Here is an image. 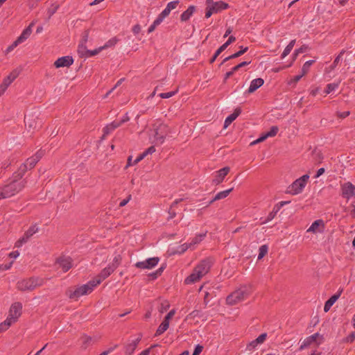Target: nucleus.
Masks as SVG:
<instances>
[{
  "mask_svg": "<svg viewBox=\"0 0 355 355\" xmlns=\"http://www.w3.org/2000/svg\"><path fill=\"white\" fill-rule=\"evenodd\" d=\"M13 264V261L9 262L8 263L6 264H1L0 265V270H9Z\"/></svg>",
  "mask_w": 355,
  "mask_h": 355,
  "instance_id": "obj_62",
  "label": "nucleus"
},
{
  "mask_svg": "<svg viewBox=\"0 0 355 355\" xmlns=\"http://www.w3.org/2000/svg\"><path fill=\"white\" fill-rule=\"evenodd\" d=\"M309 178V175L308 174H305L300 177V178L295 180L289 187L288 191L289 193L293 195H296L300 193L303 189L305 187L306 182Z\"/></svg>",
  "mask_w": 355,
  "mask_h": 355,
  "instance_id": "obj_4",
  "label": "nucleus"
},
{
  "mask_svg": "<svg viewBox=\"0 0 355 355\" xmlns=\"http://www.w3.org/2000/svg\"><path fill=\"white\" fill-rule=\"evenodd\" d=\"M349 114H350L349 111H345V112H336V116L340 119H345L347 116H348Z\"/></svg>",
  "mask_w": 355,
  "mask_h": 355,
  "instance_id": "obj_60",
  "label": "nucleus"
},
{
  "mask_svg": "<svg viewBox=\"0 0 355 355\" xmlns=\"http://www.w3.org/2000/svg\"><path fill=\"white\" fill-rule=\"evenodd\" d=\"M343 288H340L336 293L333 295L328 300L326 301L324 306V312H327L329 311L333 304L340 297L341 293H343Z\"/></svg>",
  "mask_w": 355,
  "mask_h": 355,
  "instance_id": "obj_19",
  "label": "nucleus"
},
{
  "mask_svg": "<svg viewBox=\"0 0 355 355\" xmlns=\"http://www.w3.org/2000/svg\"><path fill=\"white\" fill-rule=\"evenodd\" d=\"M341 196L349 200L351 198L355 197V185L350 182H347L340 185Z\"/></svg>",
  "mask_w": 355,
  "mask_h": 355,
  "instance_id": "obj_8",
  "label": "nucleus"
},
{
  "mask_svg": "<svg viewBox=\"0 0 355 355\" xmlns=\"http://www.w3.org/2000/svg\"><path fill=\"white\" fill-rule=\"evenodd\" d=\"M338 83H329L327 85V87L324 89V93L326 94H329L331 92L334 91L336 88H338Z\"/></svg>",
  "mask_w": 355,
  "mask_h": 355,
  "instance_id": "obj_42",
  "label": "nucleus"
},
{
  "mask_svg": "<svg viewBox=\"0 0 355 355\" xmlns=\"http://www.w3.org/2000/svg\"><path fill=\"white\" fill-rule=\"evenodd\" d=\"M87 51H88V49H87L86 44L80 42L78 46V53L79 56L80 58H85Z\"/></svg>",
  "mask_w": 355,
  "mask_h": 355,
  "instance_id": "obj_32",
  "label": "nucleus"
},
{
  "mask_svg": "<svg viewBox=\"0 0 355 355\" xmlns=\"http://www.w3.org/2000/svg\"><path fill=\"white\" fill-rule=\"evenodd\" d=\"M89 35V29L85 30L83 33L82 39H81V42H80L86 44L87 40H88Z\"/></svg>",
  "mask_w": 355,
  "mask_h": 355,
  "instance_id": "obj_54",
  "label": "nucleus"
},
{
  "mask_svg": "<svg viewBox=\"0 0 355 355\" xmlns=\"http://www.w3.org/2000/svg\"><path fill=\"white\" fill-rule=\"evenodd\" d=\"M180 1H173L167 3L166 6L170 9L171 10H174L177 8V6L179 5Z\"/></svg>",
  "mask_w": 355,
  "mask_h": 355,
  "instance_id": "obj_53",
  "label": "nucleus"
},
{
  "mask_svg": "<svg viewBox=\"0 0 355 355\" xmlns=\"http://www.w3.org/2000/svg\"><path fill=\"white\" fill-rule=\"evenodd\" d=\"M266 338H267V334L263 333L261 335H259L256 339H254V340H255V343H257V344L259 345V344L263 343L266 340Z\"/></svg>",
  "mask_w": 355,
  "mask_h": 355,
  "instance_id": "obj_49",
  "label": "nucleus"
},
{
  "mask_svg": "<svg viewBox=\"0 0 355 355\" xmlns=\"http://www.w3.org/2000/svg\"><path fill=\"white\" fill-rule=\"evenodd\" d=\"M175 311L174 309L171 310L164 318V321L169 322L171 318L174 315Z\"/></svg>",
  "mask_w": 355,
  "mask_h": 355,
  "instance_id": "obj_61",
  "label": "nucleus"
},
{
  "mask_svg": "<svg viewBox=\"0 0 355 355\" xmlns=\"http://www.w3.org/2000/svg\"><path fill=\"white\" fill-rule=\"evenodd\" d=\"M39 230V228L37 225V224H35V225H31L26 232H25V234L28 236L29 238H31L34 234H35L36 232H37Z\"/></svg>",
  "mask_w": 355,
  "mask_h": 355,
  "instance_id": "obj_34",
  "label": "nucleus"
},
{
  "mask_svg": "<svg viewBox=\"0 0 355 355\" xmlns=\"http://www.w3.org/2000/svg\"><path fill=\"white\" fill-rule=\"evenodd\" d=\"M196 8H197L196 6H189L188 8L181 14L180 21L182 22L187 21L193 15V13L196 11Z\"/></svg>",
  "mask_w": 355,
  "mask_h": 355,
  "instance_id": "obj_20",
  "label": "nucleus"
},
{
  "mask_svg": "<svg viewBox=\"0 0 355 355\" xmlns=\"http://www.w3.org/2000/svg\"><path fill=\"white\" fill-rule=\"evenodd\" d=\"M210 6L214 13H218L223 10L228 8L229 4L224 1H220L213 3V5Z\"/></svg>",
  "mask_w": 355,
  "mask_h": 355,
  "instance_id": "obj_26",
  "label": "nucleus"
},
{
  "mask_svg": "<svg viewBox=\"0 0 355 355\" xmlns=\"http://www.w3.org/2000/svg\"><path fill=\"white\" fill-rule=\"evenodd\" d=\"M26 181L21 182L11 181L9 184L4 185L0 189V194L2 198L11 197L21 191L26 184Z\"/></svg>",
  "mask_w": 355,
  "mask_h": 355,
  "instance_id": "obj_1",
  "label": "nucleus"
},
{
  "mask_svg": "<svg viewBox=\"0 0 355 355\" xmlns=\"http://www.w3.org/2000/svg\"><path fill=\"white\" fill-rule=\"evenodd\" d=\"M345 53V51L343 49L342 50L340 53L338 55V56L335 58V60H334L333 62V64H332V68H334L337 66V64H338V62H340V60H341L342 58V56L343 55V54Z\"/></svg>",
  "mask_w": 355,
  "mask_h": 355,
  "instance_id": "obj_47",
  "label": "nucleus"
},
{
  "mask_svg": "<svg viewBox=\"0 0 355 355\" xmlns=\"http://www.w3.org/2000/svg\"><path fill=\"white\" fill-rule=\"evenodd\" d=\"M114 270L110 267L107 266L105 268H103L101 272L94 278V280L96 282V283L99 285L104 279H105L107 277H108Z\"/></svg>",
  "mask_w": 355,
  "mask_h": 355,
  "instance_id": "obj_18",
  "label": "nucleus"
},
{
  "mask_svg": "<svg viewBox=\"0 0 355 355\" xmlns=\"http://www.w3.org/2000/svg\"><path fill=\"white\" fill-rule=\"evenodd\" d=\"M159 259L158 257H151L143 261H138L135 263V267L141 269H151L157 265Z\"/></svg>",
  "mask_w": 355,
  "mask_h": 355,
  "instance_id": "obj_13",
  "label": "nucleus"
},
{
  "mask_svg": "<svg viewBox=\"0 0 355 355\" xmlns=\"http://www.w3.org/2000/svg\"><path fill=\"white\" fill-rule=\"evenodd\" d=\"M264 83V80L261 78L254 79L251 81L250 85L247 91L248 94H252L261 87Z\"/></svg>",
  "mask_w": 355,
  "mask_h": 355,
  "instance_id": "obj_21",
  "label": "nucleus"
},
{
  "mask_svg": "<svg viewBox=\"0 0 355 355\" xmlns=\"http://www.w3.org/2000/svg\"><path fill=\"white\" fill-rule=\"evenodd\" d=\"M166 125L161 124L157 128L155 129L154 143L156 145L162 144L164 142L166 133L163 130L166 128Z\"/></svg>",
  "mask_w": 355,
  "mask_h": 355,
  "instance_id": "obj_14",
  "label": "nucleus"
},
{
  "mask_svg": "<svg viewBox=\"0 0 355 355\" xmlns=\"http://www.w3.org/2000/svg\"><path fill=\"white\" fill-rule=\"evenodd\" d=\"M171 10L168 9V8L166 6L162 12L159 14V15L163 17L164 19L166 17H168L171 12Z\"/></svg>",
  "mask_w": 355,
  "mask_h": 355,
  "instance_id": "obj_63",
  "label": "nucleus"
},
{
  "mask_svg": "<svg viewBox=\"0 0 355 355\" xmlns=\"http://www.w3.org/2000/svg\"><path fill=\"white\" fill-rule=\"evenodd\" d=\"M22 304L21 302L13 303L9 310V315L6 318L11 324L17 322L19 317L21 315Z\"/></svg>",
  "mask_w": 355,
  "mask_h": 355,
  "instance_id": "obj_5",
  "label": "nucleus"
},
{
  "mask_svg": "<svg viewBox=\"0 0 355 355\" xmlns=\"http://www.w3.org/2000/svg\"><path fill=\"white\" fill-rule=\"evenodd\" d=\"M323 342V336L320 335L319 333H315L310 336L306 337L301 344L299 349L303 350L304 349L308 347L314 343H315L317 345H319L322 344Z\"/></svg>",
  "mask_w": 355,
  "mask_h": 355,
  "instance_id": "obj_6",
  "label": "nucleus"
},
{
  "mask_svg": "<svg viewBox=\"0 0 355 355\" xmlns=\"http://www.w3.org/2000/svg\"><path fill=\"white\" fill-rule=\"evenodd\" d=\"M97 286L98 284L93 279L89 281L87 284L79 286L74 291H71L69 294V297L71 299H78L83 295H87L92 293Z\"/></svg>",
  "mask_w": 355,
  "mask_h": 355,
  "instance_id": "obj_3",
  "label": "nucleus"
},
{
  "mask_svg": "<svg viewBox=\"0 0 355 355\" xmlns=\"http://www.w3.org/2000/svg\"><path fill=\"white\" fill-rule=\"evenodd\" d=\"M73 63V59L72 56L66 55L63 57H60L58 58L55 62L54 66L56 68H60V67H69L71 65H72Z\"/></svg>",
  "mask_w": 355,
  "mask_h": 355,
  "instance_id": "obj_17",
  "label": "nucleus"
},
{
  "mask_svg": "<svg viewBox=\"0 0 355 355\" xmlns=\"http://www.w3.org/2000/svg\"><path fill=\"white\" fill-rule=\"evenodd\" d=\"M45 151L44 150L40 149L36 152V153L33 156L37 162L40 160V159L44 155Z\"/></svg>",
  "mask_w": 355,
  "mask_h": 355,
  "instance_id": "obj_51",
  "label": "nucleus"
},
{
  "mask_svg": "<svg viewBox=\"0 0 355 355\" xmlns=\"http://www.w3.org/2000/svg\"><path fill=\"white\" fill-rule=\"evenodd\" d=\"M122 257L120 254L116 255L112 262L108 265L114 271L119 267V266L121 263Z\"/></svg>",
  "mask_w": 355,
  "mask_h": 355,
  "instance_id": "obj_31",
  "label": "nucleus"
},
{
  "mask_svg": "<svg viewBox=\"0 0 355 355\" xmlns=\"http://www.w3.org/2000/svg\"><path fill=\"white\" fill-rule=\"evenodd\" d=\"M44 279L38 277L24 279L17 283V288L21 291H32L37 287L42 286Z\"/></svg>",
  "mask_w": 355,
  "mask_h": 355,
  "instance_id": "obj_2",
  "label": "nucleus"
},
{
  "mask_svg": "<svg viewBox=\"0 0 355 355\" xmlns=\"http://www.w3.org/2000/svg\"><path fill=\"white\" fill-rule=\"evenodd\" d=\"M177 93H178V89H176L175 91L169 92L161 93L159 94V96L162 98H168L173 96Z\"/></svg>",
  "mask_w": 355,
  "mask_h": 355,
  "instance_id": "obj_46",
  "label": "nucleus"
},
{
  "mask_svg": "<svg viewBox=\"0 0 355 355\" xmlns=\"http://www.w3.org/2000/svg\"><path fill=\"white\" fill-rule=\"evenodd\" d=\"M236 41V37L233 35H230L228 38V40L223 44L221 45L214 53L212 58L209 60V63L212 64L216 59L218 58V56L223 51H225L229 45H230L232 43Z\"/></svg>",
  "mask_w": 355,
  "mask_h": 355,
  "instance_id": "obj_16",
  "label": "nucleus"
},
{
  "mask_svg": "<svg viewBox=\"0 0 355 355\" xmlns=\"http://www.w3.org/2000/svg\"><path fill=\"white\" fill-rule=\"evenodd\" d=\"M32 24H30L27 28H26L20 36L19 37L22 42L25 41L31 34L32 29H31Z\"/></svg>",
  "mask_w": 355,
  "mask_h": 355,
  "instance_id": "obj_33",
  "label": "nucleus"
},
{
  "mask_svg": "<svg viewBox=\"0 0 355 355\" xmlns=\"http://www.w3.org/2000/svg\"><path fill=\"white\" fill-rule=\"evenodd\" d=\"M159 346L158 344H155V345H151L149 348L148 349H144V351H142L138 355H149L150 352V350L151 349L154 348V347H156Z\"/></svg>",
  "mask_w": 355,
  "mask_h": 355,
  "instance_id": "obj_58",
  "label": "nucleus"
},
{
  "mask_svg": "<svg viewBox=\"0 0 355 355\" xmlns=\"http://www.w3.org/2000/svg\"><path fill=\"white\" fill-rule=\"evenodd\" d=\"M102 50H103V48L101 46L99 48H97L94 50H88V51H87V55L85 58H89L92 56H94V55L98 54Z\"/></svg>",
  "mask_w": 355,
  "mask_h": 355,
  "instance_id": "obj_43",
  "label": "nucleus"
},
{
  "mask_svg": "<svg viewBox=\"0 0 355 355\" xmlns=\"http://www.w3.org/2000/svg\"><path fill=\"white\" fill-rule=\"evenodd\" d=\"M241 113V108L236 107L232 114L229 115L225 120L224 128L230 125Z\"/></svg>",
  "mask_w": 355,
  "mask_h": 355,
  "instance_id": "obj_23",
  "label": "nucleus"
},
{
  "mask_svg": "<svg viewBox=\"0 0 355 355\" xmlns=\"http://www.w3.org/2000/svg\"><path fill=\"white\" fill-rule=\"evenodd\" d=\"M322 227V228L324 227V223L322 219H318L315 220L310 227L308 229L307 232H322V230H319V227Z\"/></svg>",
  "mask_w": 355,
  "mask_h": 355,
  "instance_id": "obj_28",
  "label": "nucleus"
},
{
  "mask_svg": "<svg viewBox=\"0 0 355 355\" xmlns=\"http://www.w3.org/2000/svg\"><path fill=\"white\" fill-rule=\"evenodd\" d=\"M119 41V40L116 37H114L109 40L104 46H101L103 49H105L109 47L114 46L115 44H117V42Z\"/></svg>",
  "mask_w": 355,
  "mask_h": 355,
  "instance_id": "obj_36",
  "label": "nucleus"
},
{
  "mask_svg": "<svg viewBox=\"0 0 355 355\" xmlns=\"http://www.w3.org/2000/svg\"><path fill=\"white\" fill-rule=\"evenodd\" d=\"M257 345L258 344H257V343H255V340H254L247 345L246 350L252 351L257 347Z\"/></svg>",
  "mask_w": 355,
  "mask_h": 355,
  "instance_id": "obj_55",
  "label": "nucleus"
},
{
  "mask_svg": "<svg viewBox=\"0 0 355 355\" xmlns=\"http://www.w3.org/2000/svg\"><path fill=\"white\" fill-rule=\"evenodd\" d=\"M141 340V337L132 340L131 343L127 344L125 347V354L126 355H132L136 349L139 343Z\"/></svg>",
  "mask_w": 355,
  "mask_h": 355,
  "instance_id": "obj_22",
  "label": "nucleus"
},
{
  "mask_svg": "<svg viewBox=\"0 0 355 355\" xmlns=\"http://www.w3.org/2000/svg\"><path fill=\"white\" fill-rule=\"evenodd\" d=\"M233 189H234L233 188H230L229 189H227V190H225V191H220V192L218 193L214 196V198L209 202V203L207 205L206 207H209L214 202H215L216 200H219L225 198L233 191Z\"/></svg>",
  "mask_w": 355,
  "mask_h": 355,
  "instance_id": "obj_25",
  "label": "nucleus"
},
{
  "mask_svg": "<svg viewBox=\"0 0 355 355\" xmlns=\"http://www.w3.org/2000/svg\"><path fill=\"white\" fill-rule=\"evenodd\" d=\"M266 338H267V334L263 333L261 335H259L256 339H254V340H255V343H257V344L259 345V344L263 343L266 340Z\"/></svg>",
  "mask_w": 355,
  "mask_h": 355,
  "instance_id": "obj_48",
  "label": "nucleus"
},
{
  "mask_svg": "<svg viewBox=\"0 0 355 355\" xmlns=\"http://www.w3.org/2000/svg\"><path fill=\"white\" fill-rule=\"evenodd\" d=\"M168 327H169V322H165L163 320L162 322V323L159 324V326L158 327V328L155 332V336H158L162 335L164 332H165L168 329Z\"/></svg>",
  "mask_w": 355,
  "mask_h": 355,
  "instance_id": "obj_30",
  "label": "nucleus"
},
{
  "mask_svg": "<svg viewBox=\"0 0 355 355\" xmlns=\"http://www.w3.org/2000/svg\"><path fill=\"white\" fill-rule=\"evenodd\" d=\"M55 263L60 266L64 272H67L73 267V259L69 256L62 255L56 259Z\"/></svg>",
  "mask_w": 355,
  "mask_h": 355,
  "instance_id": "obj_12",
  "label": "nucleus"
},
{
  "mask_svg": "<svg viewBox=\"0 0 355 355\" xmlns=\"http://www.w3.org/2000/svg\"><path fill=\"white\" fill-rule=\"evenodd\" d=\"M250 62H251L250 61H249V62L243 61V62L239 63V64L236 65L235 67H234L232 68L233 69V71H235V72L237 71L241 68L248 65Z\"/></svg>",
  "mask_w": 355,
  "mask_h": 355,
  "instance_id": "obj_52",
  "label": "nucleus"
},
{
  "mask_svg": "<svg viewBox=\"0 0 355 355\" xmlns=\"http://www.w3.org/2000/svg\"><path fill=\"white\" fill-rule=\"evenodd\" d=\"M268 248L266 245H263L259 248L258 259H261L268 253Z\"/></svg>",
  "mask_w": 355,
  "mask_h": 355,
  "instance_id": "obj_40",
  "label": "nucleus"
},
{
  "mask_svg": "<svg viewBox=\"0 0 355 355\" xmlns=\"http://www.w3.org/2000/svg\"><path fill=\"white\" fill-rule=\"evenodd\" d=\"M279 210H280L279 207L276 204L274 206V207L272 209V211L269 213V214L268 215L267 218L261 223L262 224H265V223H267L268 222L272 220L275 217V216L277 215V212Z\"/></svg>",
  "mask_w": 355,
  "mask_h": 355,
  "instance_id": "obj_29",
  "label": "nucleus"
},
{
  "mask_svg": "<svg viewBox=\"0 0 355 355\" xmlns=\"http://www.w3.org/2000/svg\"><path fill=\"white\" fill-rule=\"evenodd\" d=\"M302 76H304V75H302V73H301L300 75H297V76H294L289 82H288V84L289 85H295L302 78Z\"/></svg>",
  "mask_w": 355,
  "mask_h": 355,
  "instance_id": "obj_57",
  "label": "nucleus"
},
{
  "mask_svg": "<svg viewBox=\"0 0 355 355\" xmlns=\"http://www.w3.org/2000/svg\"><path fill=\"white\" fill-rule=\"evenodd\" d=\"M82 339H83L82 347L85 349L91 344L92 338L91 336L85 335L82 337Z\"/></svg>",
  "mask_w": 355,
  "mask_h": 355,
  "instance_id": "obj_39",
  "label": "nucleus"
},
{
  "mask_svg": "<svg viewBox=\"0 0 355 355\" xmlns=\"http://www.w3.org/2000/svg\"><path fill=\"white\" fill-rule=\"evenodd\" d=\"M212 265V260L211 258H207L202 260L194 268L196 272L199 273L201 276L205 275L210 270Z\"/></svg>",
  "mask_w": 355,
  "mask_h": 355,
  "instance_id": "obj_10",
  "label": "nucleus"
},
{
  "mask_svg": "<svg viewBox=\"0 0 355 355\" xmlns=\"http://www.w3.org/2000/svg\"><path fill=\"white\" fill-rule=\"evenodd\" d=\"M202 277V276H201L199 273L196 272L194 268L191 274L184 279V283L186 284H193L198 282Z\"/></svg>",
  "mask_w": 355,
  "mask_h": 355,
  "instance_id": "obj_27",
  "label": "nucleus"
},
{
  "mask_svg": "<svg viewBox=\"0 0 355 355\" xmlns=\"http://www.w3.org/2000/svg\"><path fill=\"white\" fill-rule=\"evenodd\" d=\"M247 295L248 293L245 290L239 289L229 295L226 301L228 304L234 305L243 300Z\"/></svg>",
  "mask_w": 355,
  "mask_h": 355,
  "instance_id": "obj_7",
  "label": "nucleus"
},
{
  "mask_svg": "<svg viewBox=\"0 0 355 355\" xmlns=\"http://www.w3.org/2000/svg\"><path fill=\"white\" fill-rule=\"evenodd\" d=\"M230 171V168L229 166H225L216 171V175L212 180V184L218 185L223 182L225 176L229 173Z\"/></svg>",
  "mask_w": 355,
  "mask_h": 355,
  "instance_id": "obj_15",
  "label": "nucleus"
},
{
  "mask_svg": "<svg viewBox=\"0 0 355 355\" xmlns=\"http://www.w3.org/2000/svg\"><path fill=\"white\" fill-rule=\"evenodd\" d=\"M266 338H267V334L263 333L261 335H259L256 339H254V340H255V343H257V344L259 345V344L263 343L266 340Z\"/></svg>",
  "mask_w": 355,
  "mask_h": 355,
  "instance_id": "obj_50",
  "label": "nucleus"
},
{
  "mask_svg": "<svg viewBox=\"0 0 355 355\" xmlns=\"http://www.w3.org/2000/svg\"><path fill=\"white\" fill-rule=\"evenodd\" d=\"M291 51H292V49L287 45L286 46V48L284 49V50L281 55V58L282 59L284 58L286 56H287L291 53Z\"/></svg>",
  "mask_w": 355,
  "mask_h": 355,
  "instance_id": "obj_64",
  "label": "nucleus"
},
{
  "mask_svg": "<svg viewBox=\"0 0 355 355\" xmlns=\"http://www.w3.org/2000/svg\"><path fill=\"white\" fill-rule=\"evenodd\" d=\"M315 62V60H311L309 61H306L302 66V75H305L308 73L310 67Z\"/></svg>",
  "mask_w": 355,
  "mask_h": 355,
  "instance_id": "obj_37",
  "label": "nucleus"
},
{
  "mask_svg": "<svg viewBox=\"0 0 355 355\" xmlns=\"http://www.w3.org/2000/svg\"><path fill=\"white\" fill-rule=\"evenodd\" d=\"M206 236V233L200 234L196 235L193 239L192 241L189 243V245H196L199 243Z\"/></svg>",
  "mask_w": 355,
  "mask_h": 355,
  "instance_id": "obj_41",
  "label": "nucleus"
},
{
  "mask_svg": "<svg viewBox=\"0 0 355 355\" xmlns=\"http://www.w3.org/2000/svg\"><path fill=\"white\" fill-rule=\"evenodd\" d=\"M279 131V128L277 125H273L270 128V130L266 132L268 137H275Z\"/></svg>",
  "mask_w": 355,
  "mask_h": 355,
  "instance_id": "obj_45",
  "label": "nucleus"
},
{
  "mask_svg": "<svg viewBox=\"0 0 355 355\" xmlns=\"http://www.w3.org/2000/svg\"><path fill=\"white\" fill-rule=\"evenodd\" d=\"M121 125L122 124L119 120H115V121H112V123H110V124H107L103 128V136L109 135L112 131H114L115 129L120 127Z\"/></svg>",
  "mask_w": 355,
  "mask_h": 355,
  "instance_id": "obj_24",
  "label": "nucleus"
},
{
  "mask_svg": "<svg viewBox=\"0 0 355 355\" xmlns=\"http://www.w3.org/2000/svg\"><path fill=\"white\" fill-rule=\"evenodd\" d=\"M248 50V46H245V47H243V46H240V50L237 52H236L235 53L231 55V58H239L240 56H241L243 54H244L245 52H247Z\"/></svg>",
  "mask_w": 355,
  "mask_h": 355,
  "instance_id": "obj_38",
  "label": "nucleus"
},
{
  "mask_svg": "<svg viewBox=\"0 0 355 355\" xmlns=\"http://www.w3.org/2000/svg\"><path fill=\"white\" fill-rule=\"evenodd\" d=\"M11 324L7 319L3 322L0 323V333L6 331Z\"/></svg>",
  "mask_w": 355,
  "mask_h": 355,
  "instance_id": "obj_44",
  "label": "nucleus"
},
{
  "mask_svg": "<svg viewBox=\"0 0 355 355\" xmlns=\"http://www.w3.org/2000/svg\"><path fill=\"white\" fill-rule=\"evenodd\" d=\"M203 349V346L200 345H197L193 350L192 355H199Z\"/></svg>",
  "mask_w": 355,
  "mask_h": 355,
  "instance_id": "obj_59",
  "label": "nucleus"
},
{
  "mask_svg": "<svg viewBox=\"0 0 355 355\" xmlns=\"http://www.w3.org/2000/svg\"><path fill=\"white\" fill-rule=\"evenodd\" d=\"M37 162H38L32 156L28 158L24 164L27 166L28 170H31L35 167Z\"/></svg>",
  "mask_w": 355,
  "mask_h": 355,
  "instance_id": "obj_35",
  "label": "nucleus"
},
{
  "mask_svg": "<svg viewBox=\"0 0 355 355\" xmlns=\"http://www.w3.org/2000/svg\"><path fill=\"white\" fill-rule=\"evenodd\" d=\"M355 340V331L354 332H352L348 336H347L344 341L346 343H353Z\"/></svg>",
  "mask_w": 355,
  "mask_h": 355,
  "instance_id": "obj_56",
  "label": "nucleus"
},
{
  "mask_svg": "<svg viewBox=\"0 0 355 355\" xmlns=\"http://www.w3.org/2000/svg\"><path fill=\"white\" fill-rule=\"evenodd\" d=\"M24 122L28 130H35L41 128V121L37 117H34L33 115H26L24 117Z\"/></svg>",
  "mask_w": 355,
  "mask_h": 355,
  "instance_id": "obj_11",
  "label": "nucleus"
},
{
  "mask_svg": "<svg viewBox=\"0 0 355 355\" xmlns=\"http://www.w3.org/2000/svg\"><path fill=\"white\" fill-rule=\"evenodd\" d=\"M19 73V70L14 69L8 76L4 78L3 83L0 85V95L4 93L8 87L18 77Z\"/></svg>",
  "mask_w": 355,
  "mask_h": 355,
  "instance_id": "obj_9",
  "label": "nucleus"
}]
</instances>
